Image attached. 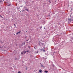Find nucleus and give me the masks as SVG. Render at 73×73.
Listing matches in <instances>:
<instances>
[{
	"label": "nucleus",
	"mask_w": 73,
	"mask_h": 73,
	"mask_svg": "<svg viewBox=\"0 0 73 73\" xmlns=\"http://www.w3.org/2000/svg\"><path fill=\"white\" fill-rule=\"evenodd\" d=\"M21 33V31H19V32H17L16 33V35H20Z\"/></svg>",
	"instance_id": "nucleus-1"
},
{
	"label": "nucleus",
	"mask_w": 73,
	"mask_h": 73,
	"mask_svg": "<svg viewBox=\"0 0 73 73\" xmlns=\"http://www.w3.org/2000/svg\"><path fill=\"white\" fill-rule=\"evenodd\" d=\"M39 44L40 45V44H42V45H44V44H43V43H42L41 42H39Z\"/></svg>",
	"instance_id": "nucleus-2"
},
{
	"label": "nucleus",
	"mask_w": 73,
	"mask_h": 73,
	"mask_svg": "<svg viewBox=\"0 0 73 73\" xmlns=\"http://www.w3.org/2000/svg\"><path fill=\"white\" fill-rule=\"evenodd\" d=\"M68 20L70 21H72V20L71 19H70L69 18L68 19Z\"/></svg>",
	"instance_id": "nucleus-3"
},
{
	"label": "nucleus",
	"mask_w": 73,
	"mask_h": 73,
	"mask_svg": "<svg viewBox=\"0 0 73 73\" xmlns=\"http://www.w3.org/2000/svg\"><path fill=\"white\" fill-rule=\"evenodd\" d=\"M40 66L41 67H43V68H44V66L43 64H41Z\"/></svg>",
	"instance_id": "nucleus-4"
},
{
	"label": "nucleus",
	"mask_w": 73,
	"mask_h": 73,
	"mask_svg": "<svg viewBox=\"0 0 73 73\" xmlns=\"http://www.w3.org/2000/svg\"><path fill=\"white\" fill-rule=\"evenodd\" d=\"M28 48L29 49H31V46H28Z\"/></svg>",
	"instance_id": "nucleus-5"
},
{
	"label": "nucleus",
	"mask_w": 73,
	"mask_h": 73,
	"mask_svg": "<svg viewBox=\"0 0 73 73\" xmlns=\"http://www.w3.org/2000/svg\"><path fill=\"white\" fill-rule=\"evenodd\" d=\"M48 71H44V73H48Z\"/></svg>",
	"instance_id": "nucleus-6"
},
{
	"label": "nucleus",
	"mask_w": 73,
	"mask_h": 73,
	"mask_svg": "<svg viewBox=\"0 0 73 73\" xmlns=\"http://www.w3.org/2000/svg\"><path fill=\"white\" fill-rule=\"evenodd\" d=\"M2 48V49H3V48H4L5 49V47H1L0 46V48Z\"/></svg>",
	"instance_id": "nucleus-7"
},
{
	"label": "nucleus",
	"mask_w": 73,
	"mask_h": 73,
	"mask_svg": "<svg viewBox=\"0 0 73 73\" xmlns=\"http://www.w3.org/2000/svg\"><path fill=\"white\" fill-rule=\"evenodd\" d=\"M39 72H40V73H41V72H42V70H39Z\"/></svg>",
	"instance_id": "nucleus-8"
},
{
	"label": "nucleus",
	"mask_w": 73,
	"mask_h": 73,
	"mask_svg": "<svg viewBox=\"0 0 73 73\" xmlns=\"http://www.w3.org/2000/svg\"><path fill=\"white\" fill-rule=\"evenodd\" d=\"M23 53L24 54H25V53H26V51H23Z\"/></svg>",
	"instance_id": "nucleus-9"
},
{
	"label": "nucleus",
	"mask_w": 73,
	"mask_h": 73,
	"mask_svg": "<svg viewBox=\"0 0 73 73\" xmlns=\"http://www.w3.org/2000/svg\"><path fill=\"white\" fill-rule=\"evenodd\" d=\"M24 54V52H21V54Z\"/></svg>",
	"instance_id": "nucleus-10"
},
{
	"label": "nucleus",
	"mask_w": 73,
	"mask_h": 73,
	"mask_svg": "<svg viewBox=\"0 0 73 73\" xmlns=\"http://www.w3.org/2000/svg\"><path fill=\"white\" fill-rule=\"evenodd\" d=\"M25 10H26V11H28V9H25Z\"/></svg>",
	"instance_id": "nucleus-11"
},
{
	"label": "nucleus",
	"mask_w": 73,
	"mask_h": 73,
	"mask_svg": "<svg viewBox=\"0 0 73 73\" xmlns=\"http://www.w3.org/2000/svg\"><path fill=\"white\" fill-rule=\"evenodd\" d=\"M11 4H9V5H8V6H11Z\"/></svg>",
	"instance_id": "nucleus-12"
},
{
	"label": "nucleus",
	"mask_w": 73,
	"mask_h": 73,
	"mask_svg": "<svg viewBox=\"0 0 73 73\" xmlns=\"http://www.w3.org/2000/svg\"><path fill=\"white\" fill-rule=\"evenodd\" d=\"M23 44H24V45H25V42H24V43H23Z\"/></svg>",
	"instance_id": "nucleus-13"
},
{
	"label": "nucleus",
	"mask_w": 73,
	"mask_h": 73,
	"mask_svg": "<svg viewBox=\"0 0 73 73\" xmlns=\"http://www.w3.org/2000/svg\"><path fill=\"white\" fill-rule=\"evenodd\" d=\"M18 73H21V72L20 71H19L18 72Z\"/></svg>",
	"instance_id": "nucleus-14"
},
{
	"label": "nucleus",
	"mask_w": 73,
	"mask_h": 73,
	"mask_svg": "<svg viewBox=\"0 0 73 73\" xmlns=\"http://www.w3.org/2000/svg\"><path fill=\"white\" fill-rule=\"evenodd\" d=\"M1 42V44H3V42L1 41V42Z\"/></svg>",
	"instance_id": "nucleus-15"
},
{
	"label": "nucleus",
	"mask_w": 73,
	"mask_h": 73,
	"mask_svg": "<svg viewBox=\"0 0 73 73\" xmlns=\"http://www.w3.org/2000/svg\"><path fill=\"white\" fill-rule=\"evenodd\" d=\"M0 17H3L1 16V15H0Z\"/></svg>",
	"instance_id": "nucleus-16"
},
{
	"label": "nucleus",
	"mask_w": 73,
	"mask_h": 73,
	"mask_svg": "<svg viewBox=\"0 0 73 73\" xmlns=\"http://www.w3.org/2000/svg\"><path fill=\"white\" fill-rule=\"evenodd\" d=\"M14 25H15V27H16V25H15V24H14Z\"/></svg>",
	"instance_id": "nucleus-17"
},
{
	"label": "nucleus",
	"mask_w": 73,
	"mask_h": 73,
	"mask_svg": "<svg viewBox=\"0 0 73 73\" xmlns=\"http://www.w3.org/2000/svg\"><path fill=\"white\" fill-rule=\"evenodd\" d=\"M28 52V50L26 51V52Z\"/></svg>",
	"instance_id": "nucleus-18"
},
{
	"label": "nucleus",
	"mask_w": 73,
	"mask_h": 73,
	"mask_svg": "<svg viewBox=\"0 0 73 73\" xmlns=\"http://www.w3.org/2000/svg\"><path fill=\"white\" fill-rule=\"evenodd\" d=\"M1 1H0V3H1Z\"/></svg>",
	"instance_id": "nucleus-19"
},
{
	"label": "nucleus",
	"mask_w": 73,
	"mask_h": 73,
	"mask_svg": "<svg viewBox=\"0 0 73 73\" xmlns=\"http://www.w3.org/2000/svg\"><path fill=\"white\" fill-rule=\"evenodd\" d=\"M44 50V52H45V50Z\"/></svg>",
	"instance_id": "nucleus-20"
},
{
	"label": "nucleus",
	"mask_w": 73,
	"mask_h": 73,
	"mask_svg": "<svg viewBox=\"0 0 73 73\" xmlns=\"http://www.w3.org/2000/svg\"><path fill=\"white\" fill-rule=\"evenodd\" d=\"M58 25H60V23H58Z\"/></svg>",
	"instance_id": "nucleus-21"
},
{
	"label": "nucleus",
	"mask_w": 73,
	"mask_h": 73,
	"mask_svg": "<svg viewBox=\"0 0 73 73\" xmlns=\"http://www.w3.org/2000/svg\"><path fill=\"white\" fill-rule=\"evenodd\" d=\"M40 29H41V27H40Z\"/></svg>",
	"instance_id": "nucleus-22"
},
{
	"label": "nucleus",
	"mask_w": 73,
	"mask_h": 73,
	"mask_svg": "<svg viewBox=\"0 0 73 73\" xmlns=\"http://www.w3.org/2000/svg\"><path fill=\"white\" fill-rule=\"evenodd\" d=\"M44 29H45V27H44Z\"/></svg>",
	"instance_id": "nucleus-23"
},
{
	"label": "nucleus",
	"mask_w": 73,
	"mask_h": 73,
	"mask_svg": "<svg viewBox=\"0 0 73 73\" xmlns=\"http://www.w3.org/2000/svg\"><path fill=\"white\" fill-rule=\"evenodd\" d=\"M17 9H19V8L18 7H17Z\"/></svg>",
	"instance_id": "nucleus-24"
},
{
	"label": "nucleus",
	"mask_w": 73,
	"mask_h": 73,
	"mask_svg": "<svg viewBox=\"0 0 73 73\" xmlns=\"http://www.w3.org/2000/svg\"><path fill=\"white\" fill-rule=\"evenodd\" d=\"M15 12H16V10H15Z\"/></svg>",
	"instance_id": "nucleus-25"
},
{
	"label": "nucleus",
	"mask_w": 73,
	"mask_h": 73,
	"mask_svg": "<svg viewBox=\"0 0 73 73\" xmlns=\"http://www.w3.org/2000/svg\"><path fill=\"white\" fill-rule=\"evenodd\" d=\"M34 48H35V47H34Z\"/></svg>",
	"instance_id": "nucleus-26"
},
{
	"label": "nucleus",
	"mask_w": 73,
	"mask_h": 73,
	"mask_svg": "<svg viewBox=\"0 0 73 73\" xmlns=\"http://www.w3.org/2000/svg\"><path fill=\"white\" fill-rule=\"evenodd\" d=\"M50 1V3H51V2H50V1Z\"/></svg>",
	"instance_id": "nucleus-27"
},
{
	"label": "nucleus",
	"mask_w": 73,
	"mask_h": 73,
	"mask_svg": "<svg viewBox=\"0 0 73 73\" xmlns=\"http://www.w3.org/2000/svg\"><path fill=\"white\" fill-rule=\"evenodd\" d=\"M21 7H23V6H22Z\"/></svg>",
	"instance_id": "nucleus-28"
},
{
	"label": "nucleus",
	"mask_w": 73,
	"mask_h": 73,
	"mask_svg": "<svg viewBox=\"0 0 73 73\" xmlns=\"http://www.w3.org/2000/svg\"><path fill=\"white\" fill-rule=\"evenodd\" d=\"M53 66H54V65H53Z\"/></svg>",
	"instance_id": "nucleus-29"
},
{
	"label": "nucleus",
	"mask_w": 73,
	"mask_h": 73,
	"mask_svg": "<svg viewBox=\"0 0 73 73\" xmlns=\"http://www.w3.org/2000/svg\"><path fill=\"white\" fill-rule=\"evenodd\" d=\"M26 32H27V31H26Z\"/></svg>",
	"instance_id": "nucleus-30"
}]
</instances>
